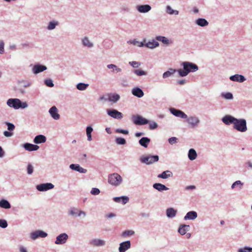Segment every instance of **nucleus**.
Wrapping results in <instances>:
<instances>
[{"label": "nucleus", "mask_w": 252, "mask_h": 252, "mask_svg": "<svg viewBox=\"0 0 252 252\" xmlns=\"http://www.w3.org/2000/svg\"><path fill=\"white\" fill-rule=\"evenodd\" d=\"M183 68L177 69V73L179 76L183 77L187 76L190 72H194L198 70V66L195 63L185 61L181 63Z\"/></svg>", "instance_id": "nucleus-1"}, {"label": "nucleus", "mask_w": 252, "mask_h": 252, "mask_svg": "<svg viewBox=\"0 0 252 252\" xmlns=\"http://www.w3.org/2000/svg\"><path fill=\"white\" fill-rule=\"evenodd\" d=\"M6 104L11 108L15 109H25L28 106L26 102H22L19 98H9L6 101Z\"/></svg>", "instance_id": "nucleus-2"}, {"label": "nucleus", "mask_w": 252, "mask_h": 252, "mask_svg": "<svg viewBox=\"0 0 252 252\" xmlns=\"http://www.w3.org/2000/svg\"><path fill=\"white\" fill-rule=\"evenodd\" d=\"M122 177L117 173L111 174L108 176V182L112 186H119L122 183Z\"/></svg>", "instance_id": "nucleus-3"}, {"label": "nucleus", "mask_w": 252, "mask_h": 252, "mask_svg": "<svg viewBox=\"0 0 252 252\" xmlns=\"http://www.w3.org/2000/svg\"><path fill=\"white\" fill-rule=\"evenodd\" d=\"M233 128L241 132L247 130V121L244 119H237L233 126Z\"/></svg>", "instance_id": "nucleus-4"}, {"label": "nucleus", "mask_w": 252, "mask_h": 252, "mask_svg": "<svg viewBox=\"0 0 252 252\" xmlns=\"http://www.w3.org/2000/svg\"><path fill=\"white\" fill-rule=\"evenodd\" d=\"M159 159L158 155H148L146 156H143L141 157L140 160L141 162L145 163L148 165L152 164L154 162H157Z\"/></svg>", "instance_id": "nucleus-5"}, {"label": "nucleus", "mask_w": 252, "mask_h": 252, "mask_svg": "<svg viewBox=\"0 0 252 252\" xmlns=\"http://www.w3.org/2000/svg\"><path fill=\"white\" fill-rule=\"evenodd\" d=\"M48 234L42 230H36L29 234V238L31 240L35 241L38 238H45Z\"/></svg>", "instance_id": "nucleus-6"}, {"label": "nucleus", "mask_w": 252, "mask_h": 252, "mask_svg": "<svg viewBox=\"0 0 252 252\" xmlns=\"http://www.w3.org/2000/svg\"><path fill=\"white\" fill-rule=\"evenodd\" d=\"M186 119L187 122L189 124V126L191 128L197 127L200 123L199 118L195 116L188 117V118H186Z\"/></svg>", "instance_id": "nucleus-7"}, {"label": "nucleus", "mask_w": 252, "mask_h": 252, "mask_svg": "<svg viewBox=\"0 0 252 252\" xmlns=\"http://www.w3.org/2000/svg\"><path fill=\"white\" fill-rule=\"evenodd\" d=\"M89 244L93 247H101L106 245V241L103 239L95 238L89 241Z\"/></svg>", "instance_id": "nucleus-8"}, {"label": "nucleus", "mask_w": 252, "mask_h": 252, "mask_svg": "<svg viewBox=\"0 0 252 252\" xmlns=\"http://www.w3.org/2000/svg\"><path fill=\"white\" fill-rule=\"evenodd\" d=\"M106 112L108 116L114 119L120 120L123 118V114L122 113L116 109H107Z\"/></svg>", "instance_id": "nucleus-9"}, {"label": "nucleus", "mask_w": 252, "mask_h": 252, "mask_svg": "<svg viewBox=\"0 0 252 252\" xmlns=\"http://www.w3.org/2000/svg\"><path fill=\"white\" fill-rule=\"evenodd\" d=\"M68 214L70 216H77L83 218H85L87 215L86 212L76 208H70L68 211Z\"/></svg>", "instance_id": "nucleus-10"}, {"label": "nucleus", "mask_w": 252, "mask_h": 252, "mask_svg": "<svg viewBox=\"0 0 252 252\" xmlns=\"http://www.w3.org/2000/svg\"><path fill=\"white\" fill-rule=\"evenodd\" d=\"M133 123L136 125H144L149 123V121L140 115L132 116Z\"/></svg>", "instance_id": "nucleus-11"}, {"label": "nucleus", "mask_w": 252, "mask_h": 252, "mask_svg": "<svg viewBox=\"0 0 252 252\" xmlns=\"http://www.w3.org/2000/svg\"><path fill=\"white\" fill-rule=\"evenodd\" d=\"M54 188V185L51 183H42L36 186V189L39 191H46Z\"/></svg>", "instance_id": "nucleus-12"}, {"label": "nucleus", "mask_w": 252, "mask_h": 252, "mask_svg": "<svg viewBox=\"0 0 252 252\" xmlns=\"http://www.w3.org/2000/svg\"><path fill=\"white\" fill-rule=\"evenodd\" d=\"M68 239V235L66 233H63L57 236L55 243L56 245H63Z\"/></svg>", "instance_id": "nucleus-13"}, {"label": "nucleus", "mask_w": 252, "mask_h": 252, "mask_svg": "<svg viewBox=\"0 0 252 252\" xmlns=\"http://www.w3.org/2000/svg\"><path fill=\"white\" fill-rule=\"evenodd\" d=\"M236 120L237 118L230 115H226L221 119L222 122L227 126H229L231 124H233L234 126Z\"/></svg>", "instance_id": "nucleus-14"}, {"label": "nucleus", "mask_w": 252, "mask_h": 252, "mask_svg": "<svg viewBox=\"0 0 252 252\" xmlns=\"http://www.w3.org/2000/svg\"><path fill=\"white\" fill-rule=\"evenodd\" d=\"M169 111L172 114L177 117L181 118L182 119L188 118L187 115H186L184 112L179 109H177L174 108H170L169 109Z\"/></svg>", "instance_id": "nucleus-15"}, {"label": "nucleus", "mask_w": 252, "mask_h": 252, "mask_svg": "<svg viewBox=\"0 0 252 252\" xmlns=\"http://www.w3.org/2000/svg\"><path fill=\"white\" fill-rule=\"evenodd\" d=\"M131 248V242L130 241L123 242L120 244L118 248L119 252H126Z\"/></svg>", "instance_id": "nucleus-16"}, {"label": "nucleus", "mask_w": 252, "mask_h": 252, "mask_svg": "<svg viewBox=\"0 0 252 252\" xmlns=\"http://www.w3.org/2000/svg\"><path fill=\"white\" fill-rule=\"evenodd\" d=\"M49 113L54 120H58L60 118V115L58 113V110L55 106H53L50 108Z\"/></svg>", "instance_id": "nucleus-17"}, {"label": "nucleus", "mask_w": 252, "mask_h": 252, "mask_svg": "<svg viewBox=\"0 0 252 252\" xmlns=\"http://www.w3.org/2000/svg\"><path fill=\"white\" fill-rule=\"evenodd\" d=\"M47 69V67L42 64H35L32 68V71L34 74H37Z\"/></svg>", "instance_id": "nucleus-18"}, {"label": "nucleus", "mask_w": 252, "mask_h": 252, "mask_svg": "<svg viewBox=\"0 0 252 252\" xmlns=\"http://www.w3.org/2000/svg\"><path fill=\"white\" fill-rule=\"evenodd\" d=\"M229 79L234 82L243 83L246 80L245 77L241 74H235L230 76Z\"/></svg>", "instance_id": "nucleus-19"}, {"label": "nucleus", "mask_w": 252, "mask_h": 252, "mask_svg": "<svg viewBox=\"0 0 252 252\" xmlns=\"http://www.w3.org/2000/svg\"><path fill=\"white\" fill-rule=\"evenodd\" d=\"M151 6L149 4L139 5L136 6V9L141 13H147L151 10Z\"/></svg>", "instance_id": "nucleus-20"}, {"label": "nucleus", "mask_w": 252, "mask_h": 252, "mask_svg": "<svg viewBox=\"0 0 252 252\" xmlns=\"http://www.w3.org/2000/svg\"><path fill=\"white\" fill-rule=\"evenodd\" d=\"M159 45V43L155 39H153L151 40H149L147 43H144V46L151 49H153L158 47Z\"/></svg>", "instance_id": "nucleus-21"}, {"label": "nucleus", "mask_w": 252, "mask_h": 252, "mask_svg": "<svg viewBox=\"0 0 252 252\" xmlns=\"http://www.w3.org/2000/svg\"><path fill=\"white\" fill-rule=\"evenodd\" d=\"M197 218V213L194 211H191L188 212L184 217L185 220H194Z\"/></svg>", "instance_id": "nucleus-22"}, {"label": "nucleus", "mask_w": 252, "mask_h": 252, "mask_svg": "<svg viewBox=\"0 0 252 252\" xmlns=\"http://www.w3.org/2000/svg\"><path fill=\"white\" fill-rule=\"evenodd\" d=\"M69 168L74 171H76L81 173H86L87 172V169L82 168L78 164H71L69 165Z\"/></svg>", "instance_id": "nucleus-23"}, {"label": "nucleus", "mask_w": 252, "mask_h": 252, "mask_svg": "<svg viewBox=\"0 0 252 252\" xmlns=\"http://www.w3.org/2000/svg\"><path fill=\"white\" fill-rule=\"evenodd\" d=\"M131 93L134 96L138 98H141L144 95L142 90L138 87L133 88L131 90Z\"/></svg>", "instance_id": "nucleus-24"}, {"label": "nucleus", "mask_w": 252, "mask_h": 252, "mask_svg": "<svg viewBox=\"0 0 252 252\" xmlns=\"http://www.w3.org/2000/svg\"><path fill=\"white\" fill-rule=\"evenodd\" d=\"M23 147L28 151H34L37 150L39 147L37 145L31 144L29 143H26L23 144Z\"/></svg>", "instance_id": "nucleus-25"}, {"label": "nucleus", "mask_w": 252, "mask_h": 252, "mask_svg": "<svg viewBox=\"0 0 252 252\" xmlns=\"http://www.w3.org/2000/svg\"><path fill=\"white\" fill-rule=\"evenodd\" d=\"M120 99V96L117 94H108V101L113 103H116Z\"/></svg>", "instance_id": "nucleus-26"}, {"label": "nucleus", "mask_w": 252, "mask_h": 252, "mask_svg": "<svg viewBox=\"0 0 252 252\" xmlns=\"http://www.w3.org/2000/svg\"><path fill=\"white\" fill-rule=\"evenodd\" d=\"M59 25V22L56 20H52L48 23L46 29L48 31H52L56 29V27Z\"/></svg>", "instance_id": "nucleus-27"}, {"label": "nucleus", "mask_w": 252, "mask_h": 252, "mask_svg": "<svg viewBox=\"0 0 252 252\" xmlns=\"http://www.w3.org/2000/svg\"><path fill=\"white\" fill-rule=\"evenodd\" d=\"M113 200L117 203L122 202L123 204H126L129 200V198L126 196H122L121 197H115Z\"/></svg>", "instance_id": "nucleus-28"}, {"label": "nucleus", "mask_w": 252, "mask_h": 252, "mask_svg": "<svg viewBox=\"0 0 252 252\" xmlns=\"http://www.w3.org/2000/svg\"><path fill=\"white\" fill-rule=\"evenodd\" d=\"M189 228V225L187 224H181L178 228V231L181 235H184Z\"/></svg>", "instance_id": "nucleus-29"}, {"label": "nucleus", "mask_w": 252, "mask_h": 252, "mask_svg": "<svg viewBox=\"0 0 252 252\" xmlns=\"http://www.w3.org/2000/svg\"><path fill=\"white\" fill-rule=\"evenodd\" d=\"M153 187L158 190V191L162 192L164 190H167L169 189L166 187L164 185L161 183H155L153 185Z\"/></svg>", "instance_id": "nucleus-30"}, {"label": "nucleus", "mask_w": 252, "mask_h": 252, "mask_svg": "<svg viewBox=\"0 0 252 252\" xmlns=\"http://www.w3.org/2000/svg\"><path fill=\"white\" fill-rule=\"evenodd\" d=\"M150 141H151V140L149 138H148L147 137H142L139 140V144L141 146H142L144 148H147Z\"/></svg>", "instance_id": "nucleus-31"}, {"label": "nucleus", "mask_w": 252, "mask_h": 252, "mask_svg": "<svg viewBox=\"0 0 252 252\" xmlns=\"http://www.w3.org/2000/svg\"><path fill=\"white\" fill-rule=\"evenodd\" d=\"M46 140V137L42 134H39L36 136L34 139L33 142L35 144H41L45 142Z\"/></svg>", "instance_id": "nucleus-32"}, {"label": "nucleus", "mask_w": 252, "mask_h": 252, "mask_svg": "<svg viewBox=\"0 0 252 252\" xmlns=\"http://www.w3.org/2000/svg\"><path fill=\"white\" fill-rule=\"evenodd\" d=\"M11 204L7 200L2 198L0 200V208L4 209H9L11 208Z\"/></svg>", "instance_id": "nucleus-33"}, {"label": "nucleus", "mask_w": 252, "mask_h": 252, "mask_svg": "<svg viewBox=\"0 0 252 252\" xmlns=\"http://www.w3.org/2000/svg\"><path fill=\"white\" fill-rule=\"evenodd\" d=\"M166 214L168 218H173L177 214V210L173 208H167L166 210Z\"/></svg>", "instance_id": "nucleus-34"}, {"label": "nucleus", "mask_w": 252, "mask_h": 252, "mask_svg": "<svg viewBox=\"0 0 252 252\" xmlns=\"http://www.w3.org/2000/svg\"><path fill=\"white\" fill-rule=\"evenodd\" d=\"M173 176L172 173L169 170H166L158 175V177L163 179H167Z\"/></svg>", "instance_id": "nucleus-35"}, {"label": "nucleus", "mask_w": 252, "mask_h": 252, "mask_svg": "<svg viewBox=\"0 0 252 252\" xmlns=\"http://www.w3.org/2000/svg\"><path fill=\"white\" fill-rule=\"evenodd\" d=\"M82 43L84 46L88 48H92L94 46L93 42H91L88 37H84L82 39Z\"/></svg>", "instance_id": "nucleus-36"}, {"label": "nucleus", "mask_w": 252, "mask_h": 252, "mask_svg": "<svg viewBox=\"0 0 252 252\" xmlns=\"http://www.w3.org/2000/svg\"><path fill=\"white\" fill-rule=\"evenodd\" d=\"M195 23L200 27H206L208 25V22L204 18H200L196 20Z\"/></svg>", "instance_id": "nucleus-37"}, {"label": "nucleus", "mask_w": 252, "mask_h": 252, "mask_svg": "<svg viewBox=\"0 0 252 252\" xmlns=\"http://www.w3.org/2000/svg\"><path fill=\"white\" fill-rule=\"evenodd\" d=\"M188 158L190 160H193L196 159L197 155L196 151L194 149H190L188 154Z\"/></svg>", "instance_id": "nucleus-38"}, {"label": "nucleus", "mask_w": 252, "mask_h": 252, "mask_svg": "<svg viewBox=\"0 0 252 252\" xmlns=\"http://www.w3.org/2000/svg\"><path fill=\"white\" fill-rule=\"evenodd\" d=\"M156 39L158 41H161L165 45H168L170 43L169 40L164 36L158 35L156 37Z\"/></svg>", "instance_id": "nucleus-39"}, {"label": "nucleus", "mask_w": 252, "mask_h": 252, "mask_svg": "<svg viewBox=\"0 0 252 252\" xmlns=\"http://www.w3.org/2000/svg\"><path fill=\"white\" fill-rule=\"evenodd\" d=\"M176 72H177V69L170 68L168 70L163 73L162 77L164 79L167 78L171 76L172 75H173L174 73Z\"/></svg>", "instance_id": "nucleus-40"}, {"label": "nucleus", "mask_w": 252, "mask_h": 252, "mask_svg": "<svg viewBox=\"0 0 252 252\" xmlns=\"http://www.w3.org/2000/svg\"><path fill=\"white\" fill-rule=\"evenodd\" d=\"M166 12L169 15H178L179 11L177 10H174L170 5H167L166 6Z\"/></svg>", "instance_id": "nucleus-41"}, {"label": "nucleus", "mask_w": 252, "mask_h": 252, "mask_svg": "<svg viewBox=\"0 0 252 252\" xmlns=\"http://www.w3.org/2000/svg\"><path fill=\"white\" fill-rule=\"evenodd\" d=\"M107 67L109 69H112V72H114L115 71L117 73L121 72L122 71V69L118 67L116 65L114 64H109L107 65Z\"/></svg>", "instance_id": "nucleus-42"}, {"label": "nucleus", "mask_w": 252, "mask_h": 252, "mask_svg": "<svg viewBox=\"0 0 252 252\" xmlns=\"http://www.w3.org/2000/svg\"><path fill=\"white\" fill-rule=\"evenodd\" d=\"M127 43L129 44H132L133 45L137 46L138 47H143L144 43L143 42H140L136 39L128 40Z\"/></svg>", "instance_id": "nucleus-43"}, {"label": "nucleus", "mask_w": 252, "mask_h": 252, "mask_svg": "<svg viewBox=\"0 0 252 252\" xmlns=\"http://www.w3.org/2000/svg\"><path fill=\"white\" fill-rule=\"evenodd\" d=\"M93 131V127L91 126H88L86 127V134L87 136V140L91 141L92 140L91 133Z\"/></svg>", "instance_id": "nucleus-44"}, {"label": "nucleus", "mask_w": 252, "mask_h": 252, "mask_svg": "<svg viewBox=\"0 0 252 252\" xmlns=\"http://www.w3.org/2000/svg\"><path fill=\"white\" fill-rule=\"evenodd\" d=\"M244 184L240 180H237L234 182L231 187V189H234L236 187H238L241 189L243 186Z\"/></svg>", "instance_id": "nucleus-45"}, {"label": "nucleus", "mask_w": 252, "mask_h": 252, "mask_svg": "<svg viewBox=\"0 0 252 252\" xmlns=\"http://www.w3.org/2000/svg\"><path fill=\"white\" fill-rule=\"evenodd\" d=\"M88 84H86L84 83H79L77 84L76 88L79 91H84L88 88Z\"/></svg>", "instance_id": "nucleus-46"}, {"label": "nucleus", "mask_w": 252, "mask_h": 252, "mask_svg": "<svg viewBox=\"0 0 252 252\" xmlns=\"http://www.w3.org/2000/svg\"><path fill=\"white\" fill-rule=\"evenodd\" d=\"M221 96L227 100H232L233 98V94L231 93H222Z\"/></svg>", "instance_id": "nucleus-47"}, {"label": "nucleus", "mask_w": 252, "mask_h": 252, "mask_svg": "<svg viewBox=\"0 0 252 252\" xmlns=\"http://www.w3.org/2000/svg\"><path fill=\"white\" fill-rule=\"evenodd\" d=\"M134 231L132 230H126L124 231L121 236L123 237H126L127 236H131L134 234Z\"/></svg>", "instance_id": "nucleus-48"}, {"label": "nucleus", "mask_w": 252, "mask_h": 252, "mask_svg": "<svg viewBox=\"0 0 252 252\" xmlns=\"http://www.w3.org/2000/svg\"><path fill=\"white\" fill-rule=\"evenodd\" d=\"M115 142L117 144L120 145H123L126 144V139L122 137H117L115 139Z\"/></svg>", "instance_id": "nucleus-49"}, {"label": "nucleus", "mask_w": 252, "mask_h": 252, "mask_svg": "<svg viewBox=\"0 0 252 252\" xmlns=\"http://www.w3.org/2000/svg\"><path fill=\"white\" fill-rule=\"evenodd\" d=\"M133 73L138 76L146 75L147 72L141 69H135L133 70Z\"/></svg>", "instance_id": "nucleus-50"}, {"label": "nucleus", "mask_w": 252, "mask_h": 252, "mask_svg": "<svg viewBox=\"0 0 252 252\" xmlns=\"http://www.w3.org/2000/svg\"><path fill=\"white\" fill-rule=\"evenodd\" d=\"M251 247L248 246H245L243 248H239L237 252H251Z\"/></svg>", "instance_id": "nucleus-51"}, {"label": "nucleus", "mask_w": 252, "mask_h": 252, "mask_svg": "<svg viewBox=\"0 0 252 252\" xmlns=\"http://www.w3.org/2000/svg\"><path fill=\"white\" fill-rule=\"evenodd\" d=\"M45 84L49 87H53L54 86L53 80L51 79H47L44 80Z\"/></svg>", "instance_id": "nucleus-52"}, {"label": "nucleus", "mask_w": 252, "mask_h": 252, "mask_svg": "<svg viewBox=\"0 0 252 252\" xmlns=\"http://www.w3.org/2000/svg\"><path fill=\"white\" fill-rule=\"evenodd\" d=\"M7 226V222L5 220L0 219V227L2 228H5Z\"/></svg>", "instance_id": "nucleus-53"}, {"label": "nucleus", "mask_w": 252, "mask_h": 252, "mask_svg": "<svg viewBox=\"0 0 252 252\" xmlns=\"http://www.w3.org/2000/svg\"><path fill=\"white\" fill-rule=\"evenodd\" d=\"M129 64L134 68H138L141 65V63L136 61L129 62Z\"/></svg>", "instance_id": "nucleus-54"}, {"label": "nucleus", "mask_w": 252, "mask_h": 252, "mask_svg": "<svg viewBox=\"0 0 252 252\" xmlns=\"http://www.w3.org/2000/svg\"><path fill=\"white\" fill-rule=\"evenodd\" d=\"M5 124L7 126V129L9 131H13L15 129V126L13 124L9 122H6Z\"/></svg>", "instance_id": "nucleus-55"}, {"label": "nucleus", "mask_w": 252, "mask_h": 252, "mask_svg": "<svg viewBox=\"0 0 252 252\" xmlns=\"http://www.w3.org/2000/svg\"><path fill=\"white\" fill-rule=\"evenodd\" d=\"M99 193L100 190L97 188H93L91 190V193L94 195H98L99 194Z\"/></svg>", "instance_id": "nucleus-56"}, {"label": "nucleus", "mask_w": 252, "mask_h": 252, "mask_svg": "<svg viewBox=\"0 0 252 252\" xmlns=\"http://www.w3.org/2000/svg\"><path fill=\"white\" fill-rule=\"evenodd\" d=\"M33 172V167L31 164H29L27 166V173L29 175H31Z\"/></svg>", "instance_id": "nucleus-57"}, {"label": "nucleus", "mask_w": 252, "mask_h": 252, "mask_svg": "<svg viewBox=\"0 0 252 252\" xmlns=\"http://www.w3.org/2000/svg\"><path fill=\"white\" fill-rule=\"evenodd\" d=\"M116 132L118 133H122L124 134H128L129 133V131L126 129H122L120 128H117L116 130Z\"/></svg>", "instance_id": "nucleus-58"}, {"label": "nucleus", "mask_w": 252, "mask_h": 252, "mask_svg": "<svg viewBox=\"0 0 252 252\" xmlns=\"http://www.w3.org/2000/svg\"><path fill=\"white\" fill-rule=\"evenodd\" d=\"M158 126L157 123L155 122H152L150 123L149 128L151 130L156 129Z\"/></svg>", "instance_id": "nucleus-59"}, {"label": "nucleus", "mask_w": 252, "mask_h": 252, "mask_svg": "<svg viewBox=\"0 0 252 252\" xmlns=\"http://www.w3.org/2000/svg\"><path fill=\"white\" fill-rule=\"evenodd\" d=\"M21 83H23V87L24 88H29L31 87L32 85V83L30 81H23L21 82Z\"/></svg>", "instance_id": "nucleus-60"}, {"label": "nucleus", "mask_w": 252, "mask_h": 252, "mask_svg": "<svg viewBox=\"0 0 252 252\" xmlns=\"http://www.w3.org/2000/svg\"><path fill=\"white\" fill-rule=\"evenodd\" d=\"M99 100L100 101H104L106 102L107 101H108V95H102L99 96Z\"/></svg>", "instance_id": "nucleus-61"}, {"label": "nucleus", "mask_w": 252, "mask_h": 252, "mask_svg": "<svg viewBox=\"0 0 252 252\" xmlns=\"http://www.w3.org/2000/svg\"><path fill=\"white\" fill-rule=\"evenodd\" d=\"M121 10L124 12H129L130 11V8L127 6L124 5L121 7Z\"/></svg>", "instance_id": "nucleus-62"}, {"label": "nucleus", "mask_w": 252, "mask_h": 252, "mask_svg": "<svg viewBox=\"0 0 252 252\" xmlns=\"http://www.w3.org/2000/svg\"><path fill=\"white\" fill-rule=\"evenodd\" d=\"M177 138L175 137H172L168 139V142L170 144H173L177 142Z\"/></svg>", "instance_id": "nucleus-63"}, {"label": "nucleus", "mask_w": 252, "mask_h": 252, "mask_svg": "<svg viewBox=\"0 0 252 252\" xmlns=\"http://www.w3.org/2000/svg\"><path fill=\"white\" fill-rule=\"evenodd\" d=\"M13 133L10 131H4L3 132V135L6 137H10L13 135Z\"/></svg>", "instance_id": "nucleus-64"}]
</instances>
